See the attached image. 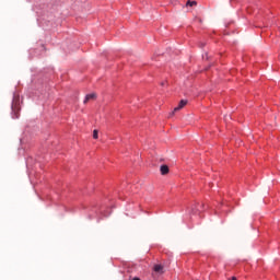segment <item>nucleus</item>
I'll return each instance as SVG.
<instances>
[{
    "instance_id": "6e6552de",
    "label": "nucleus",
    "mask_w": 280,
    "mask_h": 280,
    "mask_svg": "<svg viewBox=\"0 0 280 280\" xmlns=\"http://www.w3.org/2000/svg\"><path fill=\"white\" fill-rule=\"evenodd\" d=\"M97 138H98L97 130H94V131H93V139H97Z\"/></svg>"
},
{
    "instance_id": "20e7f679",
    "label": "nucleus",
    "mask_w": 280,
    "mask_h": 280,
    "mask_svg": "<svg viewBox=\"0 0 280 280\" xmlns=\"http://www.w3.org/2000/svg\"><path fill=\"white\" fill-rule=\"evenodd\" d=\"M160 172H161L162 176H165V174H170V166H167V165H162V166L160 167Z\"/></svg>"
},
{
    "instance_id": "f03ea898",
    "label": "nucleus",
    "mask_w": 280,
    "mask_h": 280,
    "mask_svg": "<svg viewBox=\"0 0 280 280\" xmlns=\"http://www.w3.org/2000/svg\"><path fill=\"white\" fill-rule=\"evenodd\" d=\"M153 272L156 275H164L165 273V267L163 265H154L153 266Z\"/></svg>"
},
{
    "instance_id": "7ed1b4c3",
    "label": "nucleus",
    "mask_w": 280,
    "mask_h": 280,
    "mask_svg": "<svg viewBox=\"0 0 280 280\" xmlns=\"http://www.w3.org/2000/svg\"><path fill=\"white\" fill-rule=\"evenodd\" d=\"M185 106H187V101L186 100H182L179 102L178 106L174 108L172 115H174V113H178V110H182V108H185Z\"/></svg>"
},
{
    "instance_id": "f257e3e1",
    "label": "nucleus",
    "mask_w": 280,
    "mask_h": 280,
    "mask_svg": "<svg viewBox=\"0 0 280 280\" xmlns=\"http://www.w3.org/2000/svg\"><path fill=\"white\" fill-rule=\"evenodd\" d=\"M12 110L15 115L14 119H19V112L21 110V107L19 106V100L13 101Z\"/></svg>"
},
{
    "instance_id": "0eeeda50",
    "label": "nucleus",
    "mask_w": 280,
    "mask_h": 280,
    "mask_svg": "<svg viewBox=\"0 0 280 280\" xmlns=\"http://www.w3.org/2000/svg\"><path fill=\"white\" fill-rule=\"evenodd\" d=\"M196 4H197L196 1H187V3H186V5H190V8L196 5Z\"/></svg>"
},
{
    "instance_id": "1a4fd4ad",
    "label": "nucleus",
    "mask_w": 280,
    "mask_h": 280,
    "mask_svg": "<svg viewBox=\"0 0 280 280\" xmlns=\"http://www.w3.org/2000/svg\"><path fill=\"white\" fill-rule=\"evenodd\" d=\"M228 280H237V278L236 277H232V279H228Z\"/></svg>"
},
{
    "instance_id": "423d86ee",
    "label": "nucleus",
    "mask_w": 280,
    "mask_h": 280,
    "mask_svg": "<svg viewBox=\"0 0 280 280\" xmlns=\"http://www.w3.org/2000/svg\"><path fill=\"white\" fill-rule=\"evenodd\" d=\"M190 212H191V213H198V203H196L195 206H192V207L190 208Z\"/></svg>"
},
{
    "instance_id": "39448f33",
    "label": "nucleus",
    "mask_w": 280,
    "mask_h": 280,
    "mask_svg": "<svg viewBox=\"0 0 280 280\" xmlns=\"http://www.w3.org/2000/svg\"><path fill=\"white\" fill-rule=\"evenodd\" d=\"M96 95L95 94H88L85 96V100H84V104H86L88 102H90V100H95Z\"/></svg>"
},
{
    "instance_id": "9d476101",
    "label": "nucleus",
    "mask_w": 280,
    "mask_h": 280,
    "mask_svg": "<svg viewBox=\"0 0 280 280\" xmlns=\"http://www.w3.org/2000/svg\"><path fill=\"white\" fill-rule=\"evenodd\" d=\"M161 84H162V86H165V82H162Z\"/></svg>"
}]
</instances>
